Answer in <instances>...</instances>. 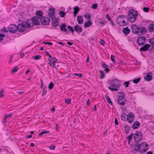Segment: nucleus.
<instances>
[{
	"label": "nucleus",
	"instance_id": "1",
	"mask_svg": "<svg viewBox=\"0 0 154 154\" xmlns=\"http://www.w3.org/2000/svg\"><path fill=\"white\" fill-rule=\"evenodd\" d=\"M120 81L117 79H113L109 82L108 88L112 91H117L119 90Z\"/></svg>",
	"mask_w": 154,
	"mask_h": 154
},
{
	"label": "nucleus",
	"instance_id": "2",
	"mask_svg": "<svg viewBox=\"0 0 154 154\" xmlns=\"http://www.w3.org/2000/svg\"><path fill=\"white\" fill-rule=\"evenodd\" d=\"M38 18L36 17H34L32 18L31 20H27L23 22V23L26 24L27 28H29L32 27L34 25H37L40 24L38 20Z\"/></svg>",
	"mask_w": 154,
	"mask_h": 154
},
{
	"label": "nucleus",
	"instance_id": "3",
	"mask_svg": "<svg viewBox=\"0 0 154 154\" xmlns=\"http://www.w3.org/2000/svg\"><path fill=\"white\" fill-rule=\"evenodd\" d=\"M136 16H138L136 11L132 9L128 11L127 18L131 22L133 23L136 21L137 19Z\"/></svg>",
	"mask_w": 154,
	"mask_h": 154
},
{
	"label": "nucleus",
	"instance_id": "4",
	"mask_svg": "<svg viewBox=\"0 0 154 154\" xmlns=\"http://www.w3.org/2000/svg\"><path fill=\"white\" fill-rule=\"evenodd\" d=\"M119 94H121V95L119 96L118 99L117 101V102L120 105L124 106L125 105L126 102L124 97L125 94V93L122 91L120 92Z\"/></svg>",
	"mask_w": 154,
	"mask_h": 154
},
{
	"label": "nucleus",
	"instance_id": "5",
	"mask_svg": "<svg viewBox=\"0 0 154 154\" xmlns=\"http://www.w3.org/2000/svg\"><path fill=\"white\" fill-rule=\"evenodd\" d=\"M140 147L139 152L143 153L147 151L149 148L148 144L145 142L142 143L139 146Z\"/></svg>",
	"mask_w": 154,
	"mask_h": 154
},
{
	"label": "nucleus",
	"instance_id": "6",
	"mask_svg": "<svg viewBox=\"0 0 154 154\" xmlns=\"http://www.w3.org/2000/svg\"><path fill=\"white\" fill-rule=\"evenodd\" d=\"M142 139V135L141 132L140 131L136 132L134 136V140L136 143L140 142Z\"/></svg>",
	"mask_w": 154,
	"mask_h": 154
},
{
	"label": "nucleus",
	"instance_id": "7",
	"mask_svg": "<svg viewBox=\"0 0 154 154\" xmlns=\"http://www.w3.org/2000/svg\"><path fill=\"white\" fill-rule=\"evenodd\" d=\"M39 20L41 23L43 25H48L50 22L49 18L47 17H43Z\"/></svg>",
	"mask_w": 154,
	"mask_h": 154
},
{
	"label": "nucleus",
	"instance_id": "8",
	"mask_svg": "<svg viewBox=\"0 0 154 154\" xmlns=\"http://www.w3.org/2000/svg\"><path fill=\"white\" fill-rule=\"evenodd\" d=\"M8 29L10 32L14 33L17 30V26L14 24H11L8 26Z\"/></svg>",
	"mask_w": 154,
	"mask_h": 154
},
{
	"label": "nucleus",
	"instance_id": "9",
	"mask_svg": "<svg viewBox=\"0 0 154 154\" xmlns=\"http://www.w3.org/2000/svg\"><path fill=\"white\" fill-rule=\"evenodd\" d=\"M146 38L144 36L138 38L137 40V44L139 45H143L146 43Z\"/></svg>",
	"mask_w": 154,
	"mask_h": 154
},
{
	"label": "nucleus",
	"instance_id": "10",
	"mask_svg": "<svg viewBox=\"0 0 154 154\" xmlns=\"http://www.w3.org/2000/svg\"><path fill=\"white\" fill-rule=\"evenodd\" d=\"M131 28L133 33L136 35L139 34L140 27L135 24H133L131 26Z\"/></svg>",
	"mask_w": 154,
	"mask_h": 154
},
{
	"label": "nucleus",
	"instance_id": "11",
	"mask_svg": "<svg viewBox=\"0 0 154 154\" xmlns=\"http://www.w3.org/2000/svg\"><path fill=\"white\" fill-rule=\"evenodd\" d=\"M26 28H27V25L26 24V25H25L23 23H19L17 26V30L21 32L24 31Z\"/></svg>",
	"mask_w": 154,
	"mask_h": 154
},
{
	"label": "nucleus",
	"instance_id": "12",
	"mask_svg": "<svg viewBox=\"0 0 154 154\" xmlns=\"http://www.w3.org/2000/svg\"><path fill=\"white\" fill-rule=\"evenodd\" d=\"M134 116L132 112H130L128 115H127V120L128 122L132 123L134 121Z\"/></svg>",
	"mask_w": 154,
	"mask_h": 154
},
{
	"label": "nucleus",
	"instance_id": "13",
	"mask_svg": "<svg viewBox=\"0 0 154 154\" xmlns=\"http://www.w3.org/2000/svg\"><path fill=\"white\" fill-rule=\"evenodd\" d=\"M152 75V72H149L147 73L146 76L144 77L145 80L147 82H149L152 80L153 79Z\"/></svg>",
	"mask_w": 154,
	"mask_h": 154
},
{
	"label": "nucleus",
	"instance_id": "14",
	"mask_svg": "<svg viewBox=\"0 0 154 154\" xmlns=\"http://www.w3.org/2000/svg\"><path fill=\"white\" fill-rule=\"evenodd\" d=\"M151 45L149 44H146L143 46H142L140 49V51H147L149 47H150Z\"/></svg>",
	"mask_w": 154,
	"mask_h": 154
},
{
	"label": "nucleus",
	"instance_id": "15",
	"mask_svg": "<svg viewBox=\"0 0 154 154\" xmlns=\"http://www.w3.org/2000/svg\"><path fill=\"white\" fill-rule=\"evenodd\" d=\"M55 13V11L54 8H53L50 9L48 13L49 16L51 18H54L55 17L54 16Z\"/></svg>",
	"mask_w": 154,
	"mask_h": 154
},
{
	"label": "nucleus",
	"instance_id": "16",
	"mask_svg": "<svg viewBox=\"0 0 154 154\" xmlns=\"http://www.w3.org/2000/svg\"><path fill=\"white\" fill-rule=\"evenodd\" d=\"M57 60V59L53 58L49 60L50 62H48L49 64L51 66L54 67V63Z\"/></svg>",
	"mask_w": 154,
	"mask_h": 154
},
{
	"label": "nucleus",
	"instance_id": "17",
	"mask_svg": "<svg viewBox=\"0 0 154 154\" xmlns=\"http://www.w3.org/2000/svg\"><path fill=\"white\" fill-rule=\"evenodd\" d=\"M74 29L75 32L78 33L81 32L82 30V28L79 25L75 26L74 27Z\"/></svg>",
	"mask_w": 154,
	"mask_h": 154
},
{
	"label": "nucleus",
	"instance_id": "18",
	"mask_svg": "<svg viewBox=\"0 0 154 154\" xmlns=\"http://www.w3.org/2000/svg\"><path fill=\"white\" fill-rule=\"evenodd\" d=\"M51 22L53 26L56 27L58 24V22L57 19L56 17L52 18Z\"/></svg>",
	"mask_w": 154,
	"mask_h": 154
},
{
	"label": "nucleus",
	"instance_id": "19",
	"mask_svg": "<svg viewBox=\"0 0 154 154\" xmlns=\"http://www.w3.org/2000/svg\"><path fill=\"white\" fill-rule=\"evenodd\" d=\"M35 14L37 16L36 17H38L39 19H40L43 16V12L41 10L37 11Z\"/></svg>",
	"mask_w": 154,
	"mask_h": 154
},
{
	"label": "nucleus",
	"instance_id": "20",
	"mask_svg": "<svg viewBox=\"0 0 154 154\" xmlns=\"http://www.w3.org/2000/svg\"><path fill=\"white\" fill-rule=\"evenodd\" d=\"M140 125V123L138 121H136L132 125V128L133 129H136L139 127Z\"/></svg>",
	"mask_w": 154,
	"mask_h": 154
},
{
	"label": "nucleus",
	"instance_id": "21",
	"mask_svg": "<svg viewBox=\"0 0 154 154\" xmlns=\"http://www.w3.org/2000/svg\"><path fill=\"white\" fill-rule=\"evenodd\" d=\"M148 29V30L151 32H154V23L150 24Z\"/></svg>",
	"mask_w": 154,
	"mask_h": 154
},
{
	"label": "nucleus",
	"instance_id": "22",
	"mask_svg": "<svg viewBox=\"0 0 154 154\" xmlns=\"http://www.w3.org/2000/svg\"><path fill=\"white\" fill-rule=\"evenodd\" d=\"M147 30L144 27H140V29L139 32L140 33L144 34L146 33Z\"/></svg>",
	"mask_w": 154,
	"mask_h": 154
},
{
	"label": "nucleus",
	"instance_id": "23",
	"mask_svg": "<svg viewBox=\"0 0 154 154\" xmlns=\"http://www.w3.org/2000/svg\"><path fill=\"white\" fill-rule=\"evenodd\" d=\"M77 20L79 24H80L82 23L83 21V19L82 16H78L77 17Z\"/></svg>",
	"mask_w": 154,
	"mask_h": 154
},
{
	"label": "nucleus",
	"instance_id": "24",
	"mask_svg": "<svg viewBox=\"0 0 154 154\" xmlns=\"http://www.w3.org/2000/svg\"><path fill=\"white\" fill-rule=\"evenodd\" d=\"M66 25L65 24H63L60 27V29L62 31L67 32V29L66 28Z\"/></svg>",
	"mask_w": 154,
	"mask_h": 154
},
{
	"label": "nucleus",
	"instance_id": "25",
	"mask_svg": "<svg viewBox=\"0 0 154 154\" xmlns=\"http://www.w3.org/2000/svg\"><path fill=\"white\" fill-rule=\"evenodd\" d=\"M122 32L125 34H128L130 32V30L127 27L124 28L122 29Z\"/></svg>",
	"mask_w": 154,
	"mask_h": 154
},
{
	"label": "nucleus",
	"instance_id": "26",
	"mask_svg": "<svg viewBox=\"0 0 154 154\" xmlns=\"http://www.w3.org/2000/svg\"><path fill=\"white\" fill-rule=\"evenodd\" d=\"M92 24V22L90 21H88L85 22L84 24V27H88L91 26Z\"/></svg>",
	"mask_w": 154,
	"mask_h": 154
},
{
	"label": "nucleus",
	"instance_id": "27",
	"mask_svg": "<svg viewBox=\"0 0 154 154\" xmlns=\"http://www.w3.org/2000/svg\"><path fill=\"white\" fill-rule=\"evenodd\" d=\"M98 22L100 24H101L102 26H103L106 23L107 21L104 20L100 18L98 20Z\"/></svg>",
	"mask_w": 154,
	"mask_h": 154
},
{
	"label": "nucleus",
	"instance_id": "28",
	"mask_svg": "<svg viewBox=\"0 0 154 154\" xmlns=\"http://www.w3.org/2000/svg\"><path fill=\"white\" fill-rule=\"evenodd\" d=\"M119 23L120 26H126L127 25V23H126L124 20H122V21L118 22L117 23Z\"/></svg>",
	"mask_w": 154,
	"mask_h": 154
},
{
	"label": "nucleus",
	"instance_id": "29",
	"mask_svg": "<svg viewBox=\"0 0 154 154\" xmlns=\"http://www.w3.org/2000/svg\"><path fill=\"white\" fill-rule=\"evenodd\" d=\"M140 146V145L136 143L134 144V150L136 151H138L139 150V151L140 150V147L139 146Z\"/></svg>",
	"mask_w": 154,
	"mask_h": 154
},
{
	"label": "nucleus",
	"instance_id": "30",
	"mask_svg": "<svg viewBox=\"0 0 154 154\" xmlns=\"http://www.w3.org/2000/svg\"><path fill=\"white\" fill-rule=\"evenodd\" d=\"M130 129V127L127 125L125 126L124 128V130L126 134H127L129 133V131Z\"/></svg>",
	"mask_w": 154,
	"mask_h": 154
},
{
	"label": "nucleus",
	"instance_id": "31",
	"mask_svg": "<svg viewBox=\"0 0 154 154\" xmlns=\"http://www.w3.org/2000/svg\"><path fill=\"white\" fill-rule=\"evenodd\" d=\"M105 97L106 98L108 103H109V104L112 105V103L109 97L107 95H105Z\"/></svg>",
	"mask_w": 154,
	"mask_h": 154
},
{
	"label": "nucleus",
	"instance_id": "32",
	"mask_svg": "<svg viewBox=\"0 0 154 154\" xmlns=\"http://www.w3.org/2000/svg\"><path fill=\"white\" fill-rule=\"evenodd\" d=\"M47 86H45V88L43 89V91L42 92V97H43L44 96L45 94H46L47 91Z\"/></svg>",
	"mask_w": 154,
	"mask_h": 154
},
{
	"label": "nucleus",
	"instance_id": "33",
	"mask_svg": "<svg viewBox=\"0 0 154 154\" xmlns=\"http://www.w3.org/2000/svg\"><path fill=\"white\" fill-rule=\"evenodd\" d=\"M100 79H103L105 77V75L103 71L100 70Z\"/></svg>",
	"mask_w": 154,
	"mask_h": 154
},
{
	"label": "nucleus",
	"instance_id": "34",
	"mask_svg": "<svg viewBox=\"0 0 154 154\" xmlns=\"http://www.w3.org/2000/svg\"><path fill=\"white\" fill-rule=\"evenodd\" d=\"M67 28L69 30L71 31L72 33H73L75 31L74 29L73 28V27L69 25L67 26Z\"/></svg>",
	"mask_w": 154,
	"mask_h": 154
},
{
	"label": "nucleus",
	"instance_id": "35",
	"mask_svg": "<svg viewBox=\"0 0 154 154\" xmlns=\"http://www.w3.org/2000/svg\"><path fill=\"white\" fill-rule=\"evenodd\" d=\"M59 14L60 17H64L66 15V13L63 11H60L59 12Z\"/></svg>",
	"mask_w": 154,
	"mask_h": 154
},
{
	"label": "nucleus",
	"instance_id": "36",
	"mask_svg": "<svg viewBox=\"0 0 154 154\" xmlns=\"http://www.w3.org/2000/svg\"><path fill=\"white\" fill-rule=\"evenodd\" d=\"M121 119L123 121H126L127 119V116L125 114L121 116Z\"/></svg>",
	"mask_w": 154,
	"mask_h": 154
},
{
	"label": "nucleus",
	"instance_id": "37",
	"mask_svg": "<svg viewBox=\"0 0 154 154\" xmlns=\"http://www.w3.org/2000/svg\"><path fill=\"white\" fill-rule=\"evenodd\" d=\"M65 101L67 104H69L71 103V99L70 98H66Z\"/></svg>",
	"mask_w": 154,
	"mask_h": 154
},
{
	"label": "nucleus",
	"instance_id": "38",
	"mask_svg": "<svg viewBox=\"0 0 154 154\" xmlns=\"http://www.w3.org/2000/svg\"><path fill=\"white\" fill-rule=\"evenodd\" d=\"M49 132H50L49 131L44 130V131H42L41 133H39L38 135L39 136H41L44 134L48 133H49Z\"/></svg>",
	"mask_w": 154,
	"mask_h": 154
},
{
	"label": "nucleus",
	"instance_id": "39",
	"mask_svg": "<svg viewBox=\"0 0 154 154\" xmlns=\"http://www.w3.org/2000/svg\"><path fill=\"white\" fill-rule=\"evenodd\" d=\"M140 80V78H138L137 79H134L133 80V83L137 84L138 83Z\"/></svg>",
	"mask_w": 154,
	"mask_h": 154
},
{
	"label": "nucleus",
	"instance_id": "40",
	"mask_svg": "<svg viewBox=\"0 0 154 154\" xmlns=\"http://www.w3.org/2000/svg\"><path fill=\"white\" fill-rule=\"evenodd\" d=\"M133 135V134L131 133L127 137V139L128 141H130L131 140Z\"/></svg>",
	"mask_w": 154,
	"mask_h": 154
},
{
	"label": "nucleus",
	"instance_id": "41",
	"mask_svg": "<svg viewBox=\"0 0 154 154\" xmlns=\"http://www.w3.org/2000/svg\"><path fill=\"white\" fill-rule=\"evenodd\" d=\"M101 66L103 68H105L107 67V65L106 64L105 62L103 61L101 62Z\"/></svg>",
	"mask_w": 154,
	"mask_h": 154
},
{
	"label": "nucleus",
	"instance_id": "42",
	"mask_svg": "<svg viewBox=\"0 0 154 154\" xmlns=\"http://www.w3.org/2000/svg\"><path fill=\"white\" fill-rule=\"evenodd\" d=\"M91 14H86L85 15H84L83 16L85 17L86 18H87V20H90L91 19V17H90Z\"/></svg>",
	"mask_w": 154,
	"mask_h": 154
},
{
	"label": "nucleus",
	"instance_id": "43",
	"mask_svg": "<svg viewBox=\"0 0 154 154\" xmlns=\"http://www.w3.org/2000/svg\"><path fill=\"white\" fill-rule=\"evenodd\" d=\"M74 12H75L78 13L80 11V8L77 6H76L74 9Z\"/></svg>",
	"mask_w": 154,
	"mask_h": 154
},
{
	"label": "nucleus",
	"instance_id": "44",
	"mask_svg": "<svg viewBox=\"0 0 154 154\" xmlns=\"http://www.w3.org/2000/svg\"><path fill=\"white\" fill-rule=\"evenodd\" d=\"M18 70V67L17 66H15L12 70H11V72H13V73L15 72H17Z\"/></svg>",
	"mask_w": 154,
	"mask_h": 154
},
{
	"label": "nucleus",
	"instance_id": "45",
	"mask_svg": "<svg viewBox=\"0 0 154 154\" xmlns=\"http://www.w3.org/2000/svg\"><path fill=\"white\" fill-rule=\"evenodd\" d=\"M54 86V84L53 83L51 82L49 85L48 88L50 89H52Z\"/></svg>",
	"mask_w": 154,
	"mask_h": 154
},
{
	"label": "nucleus",
	"instance_id": "46",
	"mask_svg": "<svg viewBox=\"0 0 154 154\" xmlns=\"http://www.w3.org/2000/svg\"><path fill=\"white\" fill-rule=\"evenodd\" d=\"M129 84H130V83L129 81L125 82H124V85L125 87L128 88V87Z\"/></svg>",
	"mask_w": 154,
	"mask_h": 154
},
{
	"label": "nucleus",
	"instance_id": "47",
	"mask_svg": "<svg viewBox=\"0 0 154 154\" xmlns=\"http://www.w3.org/2000/svg\"><path fill=\"white\" fill-rule=\"evenodd\" d=\"M5 96V94H4V91L3 89L1 90V98Z\"/></svg>",
	"mask_w": 154,
	"mask_h": 154
},
{
	"label": "nucleus",
	"instance_id": "48",
	"mask_svg": "<svg viewBox=\"0 0 154 154\" xmlns=\"http://www.w3.org/2000/svg\"><path fill=\"white\" fill-rule=\"evenodd\" d=\"M115 56L113 55H111V60L112 61V62L113 63L115 62Z\"/></svg>",
	"mask_w": 154,
	"mask_h": 154
},
{
	"label": "nucleus",
	"instance_id": "49",
	"mask_svg": "<svg viewBox=\"0 0 154 154\" xmlns=\"http://www.w3.org/2000/svg\"><path fill=\"white\" fill-rule=\"evenodd\" d=\"M41 57V56L40 55H38L35 56L33 58L34 59H35L36 60H38Z\"/></svg>",
	"mask_w": 154,
	"mask_h": 154
},
{
	"label": "nucleus",
	"instance_id": "50",
	"mask_svg": "<svg viewBox=\"0 0 154 154\" xmlns=\"http://www.w3.org/2000/svg\"><path fill=\"white\" fill-rule=\"evenodd\" d=\"M2 32H7L8 31L6 29L5 27H4L1 30Z\"/></svg>",
	"mask_w": 154,
	"mask_h": 154
},
{
	"label": "nucleus",
	"instance_id": "51",
	"mask_svg": "<svg viewBox=\"0 0 154 154\" xmlns=\"http://www.w3.org/2000/svg\"><path fill=\"white\" fill-rule=\"evenodd\" d=\"M149 8H148L144 7L143 8V11L146 12H147L149 11Z\"/></svg>",
	"mask_w": 154,
	"mask_h": 154
},
{
	"label": "nucleus",
	"instance_id": "52",
	"mask_svg": "<svg viewBox=\"0 0 154 154\" xmlns=\"http://www.w3.org/2000/svg\"><path fill=\"white\" fill-rule=\"evenodd\" d=\"M97 4L95 3L92 5L91 8L94 9H96L97 8Z\"/></svg>",
	"mask_w": 154,
	"mask_h": 154
},
{
	"label": "nucleus",
	"instance_id": "53",
	"mask_svg": "<svg viewBox=\"0 0 154 154\" xmlns=\"http://www.w3.org/2000/svg\"><path fill=\"white\" fill-rule=\"evenodd\" d=\"M7 118L6 116H5L4 119L2 120V122L4 124H5L6 122H7Z\"/></svg>",
	"mask_w": 154,
	"mask_h": 154
},
{
	"label": "nucleus",
	"instance_id": "54",
	"mask_svg": "<svg viewBox=\"0 0 154 154\" xmlns=\"http://www.w3.org/2000/svg\"><path fill=\"white\" fill-rule=\"evenodd\" d=\"M45 55L47 56H48L49 58H51L52 57V56L49 53L48 51L45 52Z\"/></svg>",
	"mask_w": 154,
	"mask_h": 154
},
{
	"label": "nucleus",
	"instance_id": "55",
	"mask_svg": "<svg viewBox=\"0 0 154 154\" xmlns=\"http://www.w3.org/2000/svg\"><path fill=\"white\" fill-rule=\"evenodd\" d=\"M149 42L151 44H154V38L150 39L149 40Z\"/></svg>",
	"mask_w": 154,
	"mask_h": 154
},
{
	"label": "nucleus",
	"instance_id": "56",
	"mask_svg": "<svg viewBox=\"0 0 154 154\" xmlns=\"http://www.w3.org/2000/svg\"><path fill=\"white\" fill-rule=\"evenodd\" d=\"M74 75H76L78 77H82V74L81 73L77 74L76 73H74Z\"/></svg>",
	"mask_w": 154,
	"mask_h": 154
},
{
	"label": "nucleus",
	"instance_id": "57",
	"mask_svg": "<svg viewBox=\"0 0 154 154\" xmlns=\"http://www.w3.org/2000/svg\"><path fill=\"white\" fill-rule=\"evenodd\" d=\"M106 17L107 18L108 20L109 21H111V17H109V15L108 14H107L106 15Z\"/></svg>",
	"mask_w": 154,
	"mask_h": 154
},
{
	"label": "nucleus",
	"instance_id": "58",
	"mask_svg": "<svg viewBox=\"0 0 154 154\" xmlns=\"http://www.w3.org/2000/svg\"><path fill=\"white\" fill-rule=\"evenodd\" d=\"M100 42L101 44L104 45L105 42L102 39H100Z\"/></svg>",
	"mask_w": 154,
	"mask_h": 154
},
{
	"label": "nucleus",
	"instance_id": "59",
	"mask_svg": "<svg viewBox=\"0 0 154 154\" xmlns=\"http://www.w3.org/2000/svg\"><path fill=\"white\" fill-rule=\"evenodd\" d=\"M110 69L109 68H107V67L105 68L104 69V70L106 72H108L110 71Z\"/></svg>",
	"mask_w": 154,
	"mask_h": 154
},
{
	"label": "nucleus",
	"instance_id": "60",
	"mask_svg": "<svg viewBox=\"0 0 154 154\" xmlns=\"http://www.w3.org/2000/svg\"><path fill=\"white\" fill-rule=\"evenodd\" d=\"M49 148L50 149L53 150L55 149V146H49Z\"/></svg>",
	"mask_w": 154,
	"mask_h": 154
},
{
	"label": "nucleus",
	"instance_id": "61",
	"mask_svg": "<svg viewBox=\"0 0 154 154\" xmlns=\"http://www.w3.org/2000/svg\"><path fill=\"white\" fill-rule=\"evenodd\" d=\"M115 124L116 125H118V122L116 118L115 119Z\"/></svg>",
	"mask_w": 154,
	"mask_h": 154
},
{
	"label": "nucleus",
	"instance_id": "62",
	"mask_svg": "<svg viewBox=\"0 0 154 154\" xmlns=\"http://www.w3.org/2000/svg\"><path fill=\"white\" fill-rule=\"evenodd\" d=\"M126 17V16L125 15H121L120 16H119L118 18V19H120L121 18H122V17H123L124 18H125V17Z\"/></svg>",
	"mask_w": 154,
	"mask_h": 154
},
{
	"label": "nucleus",
	"instance_id": "63",
	"mask_svg": "<svg viewBox=\"0 0 154 154\" xmlns=\"http://www.w3.org/2000/svg\"><path fill=\"white\" fill-rule=\"evenodd\" d=\"M13 115L12 114H9V115H7L5 116L7 118L8 117H11Z\"/></svg>",
	"mask_w": 154,
	"mask_h": 154
},
{
	"label": "nucleus",
	"instance_id": "64",
	"mask_svg": "<svg viewBox=\"0 0 154 154\" xmlns=\"http://www.w3.org/2000/svg\"><path fill=\"white\" fill-rule=\"evenodd\" d=\"M145 154H153V152L151 151H149L147 152Z\"/></svg>",
	"mask_w": 154,
	"mask_h": 154
}]
</instances>
